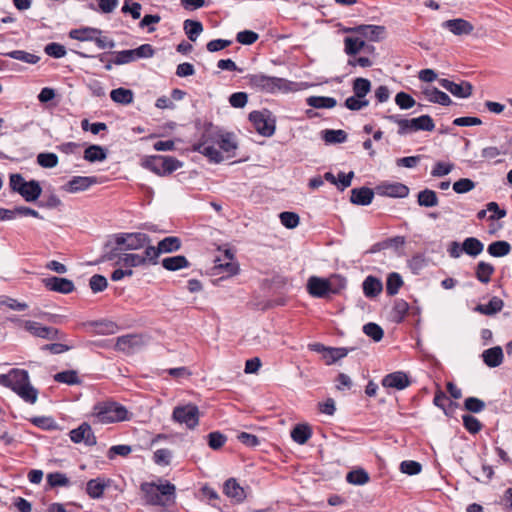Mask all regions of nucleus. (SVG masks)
<instances>
[{
	"label": "nucleus",
	"instance_id": "f257e3e1",
	"mask_svg": "<svg viewBox=\"0 0 512 512\" xmlns=\"http://www.w3.org/2000/svg\"><path fill=\"white\" fill-rule=\"evenodd\" d=\"M151 245L150 237L141 232L135 233H117L109 237L104 244V253L96 263L113 261L116 256L124 251H134L139 249H146Z\"/></svg>",
	"mask_w": 512,
	"mask_h": 512
},
{
	"label": "nucleus",
	"instance_id": "f03ea898",
	"mask_svg": "<svg viewBox=\"0 0 512 512\" xmlns=\"http://www.w3.org/2000/svg\"><path fill=\"white\" fill-rule=\"evenodd\" d=\"M0 385L10 388L29 404L36 403L38 399V390L31 385L26 370L14 368L7 374H0Z\"/></svg>",
	"mask_w": 512,
	"mask_h": 512
},
{
	"label": "nucleus",
	"instance_id": "7ed1b4c3",
	"mask_svg": "<svg viewBox=\"0 0 512 512\" xmlns=\"http://www.w3.org/2000/svg\"><path fill=\"white\" fill-rule=\"evenodd\" d=\"M221 130L211 123L205 125L204 131L197 143L193 145V151L199 152L209 158L210 161L219 163L223 160L221 152L215 148L218 143Z\"/></svg>",
	"mask_w": 512,
	"mask_h": 512
},
{
	"label": "nucleus",
	"instance_id": "20e7f679",
	"mask_svg": "<svg viewBox=\"0 0 512 512\" xmlns=\"http://www.w3.org/2000/svg\"><path fill=\"white\" fill-rule=\"evenodd\" d=\"M130 415L126 407L114 401L100 402L93 408V416L101 424L129 420Z\"/></svg>",
	"mask_w": 512,
	"mask_h": 512
},
{
	"label": "nucleus",
	"instance_id": "39448f33",
	"mask_svg": "<svg viewBox=\"0 0 512 512\" xmlns=\"http://www.w3.org/2000/svg\"><path fill=\"white\" fill-rule=\"evenodd\" d=\"M385 118L398 125L397 133L401 136L417 131H433L435 128L433 119L429 115L412 119H404L400 115H387Z\"/></svg>",
	"mask_w": 512,
	"mask_h": 512
},
{
	"label": "nucleus",
	"instance_id": "423d86ee",
	"mask_svg": "<svg viewBox=\"0 0 512 512\" xmlns=\"http://www.w3.org/2000/svg\"><path fill=\"white\" fill-rule=\"evenodd\" d=\"M141 490L145 495L146 502L151 505L166 506L173 501L175 495V486L171 483L161 485L143 483Z\"/></svg>",
	"mask_w": 512,
	"mask_h": 512
},
{
	"label": "nucleus",
	"instance_id": "0eeeda50",
	"mask_svg": "<svg viewBox=\"0 0 512 512\" xmlns=\"http://www.w3.org/2000/svg\"><path fill=\"white\" fill-rule=\"evenodd\" d=\"M248 84L256 91L275 93L289 90L290 82L283 78L271 77L262 73L247 76Z\"/></svg>",
	"mask_w": 512,
	"mask_h": 512
},
{
	"label": "nucleus",
	"instance_id": "6e6552de",
	"mask_svg": "<svg viewBox=\"0 0 512 512\" xmlns=\"http://www.w3.org/2000/svg\"><path fill=\"white\" fill-rule=\"evenodd\" d=\"M143 165L155 174L163 176L171 174L181 167L182 164L174 157L155 155L145 159Z\"/></svg>",
	"mask_w": 512,
	"mask_h": 512
},
{
	"label": "nucleus",
	"instance_id": "1a4fd4ad",
	"mask_svg": "<svg viewBox=\"0 0 512 512\" xmlns=\"http://www.w3.org/2000/svg\"><path fill=\"white\" fill-rule=\"evenodd\" d=\"M155 256V252L152 249L144 250L143 254L127 253L126 251L121 252L114 260V265L123 266L125 268H133L139 266H145L152 264V257Z\"/></svg>",
	"mask_w": 512,
	"mask_h": 512
},
{
	"label": "nucleus",
	"instance_id": "9d476101",
	"mask_svg": "<svg viewBox=\"0 0 512 512\" xmlns=\"http://www.w3.org/2000/svg\"><path fill=\"white\" fill-rule=\"evenodd\" d=\"M172 419L186 425L189 429H194L199 423V409L194 404L176 406L172 413Z\"/></svg>",
	"mask_w": 512,
	"mask_h": 512
},
{
	"label": "nucleus",
	"instance_id": "9b49d317",
	"mask_svg": "<svg viewBox=\"0 0 512 512\" xmlns=\"http://www.w3.org/2000/svg\"><path fill=\"white\" fill-rule=\"evenodd\" d=\"M492 140L495 142V145L482 149L481 155L484 159L491 160L499 156L512 154V138L509 135L504 134L498 141L495 137Z\"/></svg>",
	"mask_w": 512,
	"mask_h": 512
},
{
	"label": "nucleus",
	"instance_id": "f8f14e48",
	"mask_svg": "<svg viewBox=\"0 0 512 512\" xmlns=\"http://www.w3.org/2000/svg\"><path fill=\"white\" fill-rule=\"evenodd\" d=\"M256 131L265 137H270L275 132V121L270 118L268 111H253L249 114Z\"/></svg>",
	"mask_w": 512,
	"mask_h": 512
},
{
	"label": "nucleus",
	"instance_id": "ddd939ff",
	"mask_svg": "<svg viewBox=\"0 0 512 512\" xmlns=\"http://www.w3.org/2000/svg\"><path fill=\"white\" fill-rule=\"evenodd\" d=\"M24 329L35 337L47 340H58L64 338V334H62L57 328L43 326L36 321H26L24 323Z\"/></svg>",
	"mask_w": 512,
	"mask_h": 512
},
{
	"label": "nucleus",
	"instance_id": "4468645a",
	"mask_svg": "<svg viewBox=\"0 0 512 512\" xmlns=\"http://www.w3.org/2000/svg\"><path fill=\"white\" fill-rule=\"evenodd\" d=\"M147 343L146 337L137 334H128L117 338L116 349L125 353H133Z\"/></svg>",
	"mask_w": 512,
	"mask_h": 512
},
{
	"label": "nucleus",
	"instance_id": "2eb2a0df",
	"mask_svg": "<svg viewBox=\"0 0 512 512\" xmlns=\"http://www.w3.org/2000/svg\"><path fill=\"white\" fill-rule=\"evenodd\" d=\"M331 282L329 278H321L317 276H311L307 282V290L309 294L316 298H326L331 292Z\"/></svg>",
	"mask_w": 512,
	"mask_h": 512
},
{
	"label": "nucleus",
	"instance_id": "dca6fc26",
	"mask_svg": "<svg viewBox=\"0 0 512 512\" xmlns=\"http://www.w3.org/2000/svg\"><path fill=\"white\" fill-rule=\"evenodd\" d=\"M181 247V241L178 237L169 236L161 241L155 247L153 245L147 246L148 249H152L155 252V256L152 257V264H157V259L161 253H171L178 251Z\"/></svg>",
	"mask_w": 512,
	"mask_h": 512
},
{
	"label": "nucleus",
	"instance_id": "f3484780",
	"mask_svg": "<svg viewBox=\"0 0 512 512\" xmlns=\"http://www.w3.org/2000/svg\"><path fill=\"white\" fill-rule=\"evenodd\" d=\"M348 31L357 33L361 37L374 42L384 39L386 33L385 27L381 25H358Z\"/></svg>",
	"mask_w": 512,
	"mask_h": 512
},
{
	"label": "nucleus",
	"instance_id": "a211bd4d",
	"mask_svg": "<svg viewBox=\"0 0 512 512\" xmlns=\"http://www.w3.org/2000/svg\"><path fill=\"white\" fill-rule=\"evenodd\" d=\"M439 84L441 87L449 91L452 95L458 98H468L472 94V85L467 81L455 83L448 79H440Z\"/></svg>",
	"mask_w": 512,
	"mask_h": 512
},
{
	"label": "nucleus",
	"instance_id": "6ab92c4d",
	"mask_svg": "<svg viewBox=\"0 0 512 512\" xmlns=\"http://www.w3.org/2000/svg\"><path fill=\"white\" fill-rule=\"evenodd\" d=\"M70 438L74 443L84 442L87 446L96 444V437L88 423H82L76 429L71 430Z\"/></svg>",
	"mask_w": 512,
	"mask_h": 512
},
{
	"label": "nucleus",
	"instance_id": "aec40b11",
	"mask_svg": "<svg viewBox=\"0 0 512 512\" xmlns=\"http://www.w3.org/2000/svg\"><path fill=\"white\" fill-rule=\"evenodd\" d=\"M42 282L44 286L50 291H55L62 294H69L75 289L74 283L66 278L53 276L44 278Z\"/></svg>",
	"mask_w": 512,
	"mask_h": 512
},
{
	"label": "nucleus",
	"instance_id": "412c9836",
	"mask_svg": "<svg viewBox=\"0 0 512 512\" xmlns=\"http://www.w3.org/2000/svg\"><path fill=\"white\" fill-rule=\"evenodd\" d=\"M442 27L456 36L469 35L474 30V26L462 18L446 20L442 23Z\"/></svg>",
	"mask_w": 512,
	"mask_h": 512
},
{
	"label": "nucleus",
	"instance_id": "4be33fe9",
	"mask_svg": "<svg viewBox=\"0 0 512 512\" xmlns=\"http://www.w3.org/2000/svg\"><path fill=\"white\" fill-rule=\"evenodd\" d=\"M95 183H97L95 177L75 176L71 180H69L65 185H63L62 189L69 193H77L80 191L87 190Z\"/></svg>",
	"mask_w": 512,
	"mask_h": 512
},
{
	"label": "nucleus",
	"instance_id": "5701e85b",
	"mask_svg": "<svg viewBox=\"0 0 512 512\" xmlns=\"http://www.w3.org/2000/svg\"><path fill=\"white\" fill-rule=\"evenodd\" d=\"M377 192L383 196L405 198L409 194V188L399 182L384 183L377 187Z\"/></svg>",
	"mask_w": 512,
	"mask_h": 512
},
{
	"label": "nucleus",
	"instance_id": "b1692460",
	"mask_svg": "<svg viewBox=\"0 0 512 512\" xmlns=\"http://www.w3.org/2000/svg\"><path fill=\"white\" fill-rule=\"evenodd\" d=\"M382 385L387 388L403 390L410 385V380L404 372L397 371L386 375L382 380Z\"/></svg>",
	"mask_w": 512,
	"mask_h": 512
},
{
	"label": "nucleus",
	"instance_id": "393cba45",
	"mask_svg": "<svg viewBox=\"0 0 512 512\" xmlns=\"http://www.w3.org/2000/svg\"><path fill=\"white\" fill-rule=\"evenodd\" d=\"M425 98L432 102L443 106H449L452 103L451 98L445 93L433 86H427L422 90Z\"/></svg>",
	"mask_w": 512,
	"mask_h": 512
},
{
	"label": "nucleus",
	"instance_id": "a878e982",
	"mask_svg": "<svg viewBox=\"0 0 512 512\" xmlns=\"http://www.w3.org/2000/svg\"><path fill=\"white\" fill-rule=\"evenodd\" d=\"M482 358L488 367H498L502 364L504 359L503 350L500 346H494L486 349L482 353Z\"/></svg>",
	"mask_w": 512,
	"mask_h": 512
},
{
	"label": "nucleus",
	"instance_id": "bb28decb",
	"mask_svg": "<svg viewBox=\"0 0 512 512\" xmlns=\"http://www.w3.org/2000/svg\"><path fill=\"white\" fill-rule=\"evenodd\" d=\"M224 493L238 503L246 498L244 488L234 478H230L224 483Z\"/></svg>",
	"mask_w": 512,
	"mask_h": 512
},
{
	"label": "nucleus",
	"instance_id": "cd10ccee",
	"mask_svg": "<svg viewBox=\"0 0 512 512\" xmlns=\"http://www.w3.org/2000/svg\"><path fill=\"white\" fill-rule=\"evenodd\" d=\"M374 197L372 189L367 187L354 188L351 190L350 201L356 205L366 206L369 205Z\"/></svg>",
	"mask_w": 512,
	"mask_h": 512
},
{
	"label": "nucleus",
	"instance_id": "c85d7f7f",
	"mask_svg": "<svg viewBox=\"0 0 512 512\" xmlns=\"http://www.w3.org/2000/svg\"><path fill=\"white\" fill-rule=\"evenodd\" d=\"M103 34L102 30L93 27H83L73 29L69 32V37L78 41H95L96 36Z\"/></svg>",
	"mask_w": 512,
	"mask_h": 512
},
{
	"label": "nucleus",
	"instance_id": "c756f323",
	"mask_svg": "<svg viewBox=\"0 0 512 512\" xmlns=\"http://www.w3.org/2000/svg\"><path fill=\"white\" fill-rule=\"evenodd\" d=\"M110 480L103 478L91 479L87 482L86 492L93 498L98 499L103 495L105 488L109 486Z\"/></svg>",
	"mask_w": 512,
	"mask_h": 512
},
{
	"label": "nucleus",
	"instance_id": "7c9ffc66",
	"mask_svg": "<svg viewBox=\"0 0 512 512\" xmlns=\"http://www.w3.org/2000/svg\"><path fill=\"white\" fill-rule=\"evenodd\" d=\"M504 302L499 297H492L488 304H478L474 310L484 315L492 316L502 310Z\"/></svg>",
	"mask_w": 512,
	"mask_h": 512
},
{
	"label": "nucleus",
	"instance_id": "2f4dec72",
	"mask_svg": "<svg viewBox=\"0 0 512 512\" xmlns=\"http://www.w3.org/2000/svg\"><path fill=\"white\" fill-rule=\"evenodd\" d=\"M362 287L364 295L368 298L376 297L383 289L382 282L374 276L366 277L363 281Z\"/></svg>",
	"mask_w": 512,
	"mask_h": 512
},
{
	"label": "nucleus",
	"instance_id": "473e14b6",
	"mask_svg": "<svg viewBox=\"0 0 512 512\" xmlns=\"http://www.w3.org/2000/svg\"><path fill=\"white\" fill-rule=\"evenodd\" d=\"M312 436V431L309 425L307 424H298L291 431V438L296 443L303 445L305 444Z\"/></svg>",
	"mask_w": 512,
	"mask_h": 512
},
{
	"label": "nucleus",
	"instance_id": "72a5a7b5",
	"mask_svg": "<svg viewBox=\"0 0 512 512\" xmlns=\"http://www.w3.org/2000/svg\"><path fill=\"white\" fill-rule=\"evenodd\" d=\"M162 266L169 271H177L189 267V262L185 256L177 255L167 257L162 260Z\"/></svg>",
	"mask_w": 512,
	"mask_h": 512
},
{
	"label": "nucleus",
	"instance_id": "f704fd0d",
	"mask_svg": "<svg viewBox=\"0 0 512 512\" xmlns=\"http://www.w3.org/2000/svg\"><path fill=\"white\" fill-rule=\"evenodd\" d=\"M83 158L89 162L104 161L107 158V152L102 146L90 145L85 149Z\"/></svg>",
	"mask_w": 512,
	"mask_h": 512
},
{
	"label": "nucleus",
	"instance_id": "c9c22d12",
	"mask_svg": "<svg viewBox=\"0 0 512 512\" xmlns=\"http://www.w3.org/2000/svg\"><path fill=\"white\" fill-rule=\"evenodd\" d=\"M464 253L471 257H477L484 250V244L475 237H468L463 241Z\"/></svg>",
	"mask_w": 512,
	"mask_h": 512
},
{
	"label": "nucleus",
	"instance_id": "e433bc0d",
	"mask_svg": "<svg viewBox=\"0 0 512 512\" xmlns=\"http://www.w3.org/2000/svg\"><path fill=\"white\" fill-rule=\"evenodd\" d=\"M366 47L364 40L358 37H346L344 39V51L349 56H355Z\"/></svg>",
	"mask_w": 512,
	"mask_h": 512
},
{
	"label": "nucleus",
	"instance_id": "4c0bfd02",
	"mask_svg": "<svg viewBox=\"0 0 512 512\" xmlns=\"http://www.w3.org/2000/svg\"><path fill=\"white\" fill-rule=\"evenodd\" d=\"M42 188L36 180L28 181V185L20 192V195L27 201L33 202L39 198Z\"/></svg>",
	"mask_w": 512,
	"mask_h": 512
},
{
	"label": "nucleus",
	"instance_id": "58836bf2",
	"mask_svg": "<svg viewBox=\"0 0 512 512\" xmlns=\"http://www.w3.org/2000/svg\"><path fill=\"white\" fill-rule=\"evenodd\" d=\"M183 29L188 39L195 42L203 31V25L200 21L187 19L184 21Z\"/></svg>",
	"mask_w": 512,
	"mask_h": 512
},
{
	"label": "nucleus",
	"instance_id": "ea45409f",
	"mask_svg": "<svg viewBox=\"0 0 512 512\" xmlns=\"http://www.w3.org/2000/svg\"><path fill=\"white\" fill-rule=\"evenodd\" d=\"M417 202L423 207H435L438 205V197L435 191L424 189L418 193Z\"/></svg>",
	"mask_w": 512,
	"mask_h": 512
},
{
	"label": "nucleus",
	"instance_id": "a19ab883",
	"mask_svg": "<svg viewBox=\"0 0 512 512\" xmlns=\"http://www.w3.org/2000/svg\"><path fill=\"white\" fill-rule=\"evenodd\" d=\"M307 104L316 109L333 108L336 106L337 101L333 97L311 96L307 98Z\"/></svg>",
	"mask_w": 512,
	"mask_h": 512
},
{
	"label": "nucleus",
	"instance_id": "79ce46f5",
	"mask_svg": "<svg viewBox=\"0 0 512 512\" xmlns=\"http://www.w3.org/2000/svg\"><path fill=\"white\" fill-rule=\"evenodd\" d=\"M487 251L493 257H503L510 253L511 245L507 241L499 240L492 242Z\"/></svg>",
	"mask_w": 512,
	"mask_h": 512
},
{
	"label": "nucleus",
	"instance_id": "37998d69",
	"mask_svg": "<svg viewBox=\"0 0 512 512\" xmlns=\"http://www.w3.org/2000/svg\"><path fill=\"white\" fill-rule=\"evenodd\" d=\"M322 138L329 144L343 143L347 139V133L341 129H326L322 131Z\"/></svg>",
	"mask_w": 512,
	"mask_h": 512
},
{
	"label": "nucleus",
	"instance_id": "c03bdc74",
	"mask_svg": "<svg viewBox=\"0 0 512 512\" xmlns=\"http://www.w3.org/2000/svg\"><path fill=\"white\" fill-rule=\"evenodd\" d=\"M110 97L116 103L127 105L133 101V92L130 89L117 88L111 91Z\"/></svg>",
	"mask_w": 512,
	"mask_h": 512
},
{
	"label": "nucleus",
	"instance_id": "a18cd8bd",
	"mask_svg": "<svg viewBox=\"0 0 512 512\" xmlns=\"http://www.w3.org/2000/svg\"><path fill=\"white\" fill-rule=\"evenodd\" d=\"M346 480L353 485H364L369 482V474L364 469H356L347 473Z\"/></svg>",
	"mask_w": 512,
	"mask_h": 512
},
{
	"label": "nucleus",
	"instance_id": "49530a36",
	"mask_svg": "<svg viewBox=\"0 0 512 512\" xmlns=\"http://www.w3.org/2000/svg\"><path fill=\"white\" fill-rule=\"evenodd\" d=\"M494 267L487 262L480 261L476 267V278L482 283H488L494 273Z\"/></svg>",
	"mask_w": 512,
	"mask_h": 512
},
{
	"label": "nucleus",
	"instance_id": "de8ad7c7",
	"mask_svg": "<svg viewBox=\"0 0 512 512\" xmlns=\"http://www.w3.org/2000/svg\"><path fill=\"white\" fill-rule=\"evenodd\" d=\"M354 95H356L358 98L365 99V96L370 92L371 90V82L366 78H356L353 81L352 86Z\"/></svg>",
	"mask_w": 512,
	"mask_h": 512
},
{
	"label": "nucleus",
	"instance_id": "09e8293b",
	"mask_svg": "<svg viewBox=\"0 0 512 512\" xmlns=\"http://www.w3.org/2000/svg\"><path fill=\"white\" fill-rule=\"evenodd\" d=\"M382 242H383L384 250L391 249L397 255H401L402 249L406 243V239L404 236H395V237L384 239Z\"/></svg>",
	"mask_w": 512,
	"mask_h": 512
},
{
	"label": "nucleus",
	"instance_id": "8fccbe9b",
	"mask_svg": "<svg viewBox=\"0 0 512 512\" xmlns=\"http://www.w3.org/2000/svg\"><path fill=\"white\" fill-rule=\"evenodd\" d=\"M403 285V280L398 273H391L386 282V292L388 295L393 296L398 293L400 287Z\"/></svg>",
	"mask_w": 512,
	"mask_h": 512
},
{
	"label": "nucleus",
	"instance_id": "3c124183",
	"mask_svg": "<svg viewBox=\"0 0 512 512\" xmlns=\"http://www.w3.org/2000/svg\"><path fill=\"white\" fill-rule=\"evenodd\" d=\"M220 149L226 153H231L237 148V144L231 133L221 132L218 143Z\"/></svg>",
	"mask_w": 512,
	"mask_h": 512
},
{
	"label": "nucleus",
	"instance_id": "603ef678",
	"mask_svg": "<svg viewBox=\"0 0 512 512\" xmlns=\"http://www.w3.org/2000/svg\"><path fill=\"white\" fill-rule=\"evenodd\" d=\"M348 354V350L346 348H331L328 347L326 354L323 355V358L326 361L327 365H331L337 360H340L346 357Z\"/></svg>",
	"mask_w": 512,
	"mask_h": 512
},
{
	"label": "nucleus",
	"instance_id": "864d4df0",
	"mask_svg": "<svg viewBox=\"0 0 512 512\" xmlns=\"http://www.w3.org/2000/svg\"><path fill=\"white\" fill-rule=\"evenodd\" d=\"M6 56L29 64H36L39 57L22 50H15L5 54Z\"/></svg>",
	"mask_w": 512,
	"mask_h": 512
},
{
	"label": "nucleus",
	"instance_id": "5fc2aeb1",
	"mask_svg": "<svg viewBox=\"0 0 512 512\" xmlns=\"http://www.w3.org/2000/svg\"><path fill=\"white\" fill-rule=\"evenodd\" d=\"M363 332L373 339L375 342H379L384 335L383 329L376 323L370 322L363 326Z\"/></svg>",
	"mask_w": 512,
	"mask_h": 512
},
{
	"label": "nucleus",
	"instance_id": "6e6d98bb",
	"mask_svg": "<svg viewBox=\"0 0 512 512\" xmlns=\"http://www.w3.org/2000/svg\"><path fill=\"white\" fill-rule=\"evenodd\" d=\"M279 218L281 224L288 229L296 228L300 222L299 215L294 212H282L280 213Z\"/></svg>",
	"mask_w": 512,
	"mask_h": 512
},
{
	"label": "nucleus",
	"instance_id": "4d7b16f0",
	"mask_svg": "<svg viewBox=\"0 0 512 512\" xmlns=\"http://www.w3.org/2000/svg\"><path fill=\"white\" fill-rule=\"evenodd\" d=\"M91 325H94L97 333L102 335L114 334L118 330V326L112 321H95Z\"/></svg>",
	"mask_w": 512,
	"mask_h": 512
},
{
	"label": "nucleus",
	"instance_id": "13d9d810",
	"mask_svg": "<svg viewBox=\"0 0 512 512\" xmlns=\"http://www.w3.org/2000/svg\"><path fill=\"white\" fill-rule=\"evenodd\" d=\"M37 163L44 168H54L58 164V157L54 153H40L37 156Z\"/></svg>",
	"mask_w": 512,
	"mask_h": 512
},
{
	"label": "nucleus",
	"instance_id": "bf43d9fd",
	"mask_svg": "<svg viewBox=\"0 0 512 512\" xmlns=\"http://www.w3.org/2000/svg\"><path fill=\"white\" fill-rule=\"evenodd\" d=\"M55 381L69 385L79 383L77 373L73 370L59 372L54 376Z\"/></svg>",
	"mask_w": 512,
	"mask_h": 512
},
{
	"label": "nucleus",
	"instance_id": "052dcab7",
	"mask_svg": "<svg viewBox=\"0 0 512 512\" xmlns=\"http://www.w3.org/2000/svg\"><path fill=\"white\" fill-rule=\"evenodd\" d=\"M89 286L94 293H98L104 291L107 288L108 282L104 276L95 274L90 278Z\"/></svg>",
	"mask_w": 512,
	"mask_h": 512
},
{
	"label": "nucleus",
	"instance_id": "680f3d73",
	"mask_svg": "<svg viewBox=\"0 0 512 512\" xmlns=\"http://www.w3.org/2000/svg\"><path fill=\"white\" fill-rule=\"evenodd\" d=\"M476 184L469 178H461L454 182L453 190L458 194L467 193L475 188Z\"/></svg>",
	"mask_w": 512,
	"mask_h": 512
},
{
	"label": "nucleus",
	"instance_id": "e2e57ef3",
	"mask_svg": "<svg viewBox=\"0 0 512 512\" xmlns=\"http://www.w3.org/2000/svg\"><path fill=\"white\" fill-rule=\"evenodd\" d=\"M369 105L367 99L358 98L356 95L350 96L345 100V106L352 111H359Z\"/></svg>",
	"mask_w": 512,
	"mask_h": 512
},
{
	"label": "nucleus",
	"instance_id": "0e129e2a",
	"mask_svg": "<svg viewBox=\"0 0 512 512\" xmlns=\"http://www.w3.org/2000/svg\"><path fill=\"white\" fill-rule=\"evenodd\" d=\"M208 444L213 450L220 449L226 442V436L222 433L215 431L208 434Z\"/></svg>",
	"mask_w": 512,
	"mask_h": 512
},
{
	"label": "nucleus",
	"instance_id": "69168bd1",
	"mask_svg": "<svg viewBox=\"0 0 512 512\" xmlns=\"http://www.w3.org/2000/svg\"><path fill=\"white\" fill-rule=\"evenodd\" d=\"M421 469V464L412 460H406L400 464V471L408 475H416L421 472Z\"/></svg>",
	"mask_w": 512,
	"mask_h": 512
},
{
	"label": "nucleus",
	"instance_id": "338daca9",
	"mask_svg": "<svg viewBox=\"0 0 512 512\" xmlns=\"http://www.w3.org/2000/svg\"><path fill=\"white\" fill-rule=\"evenodd\" d=\"M395 103L401 108V109H410L415 105V100L410 96L409 94L405 92H399L395 96Z\"/></svg>",
	"mask_w": 512,
	"mask_h": 512
},
{
	"label": "nucleus",
	"instance_id": "774afa93",
	"mask_svg": "<svg viewBox=\"0 0 512 512\" xmlns=\"http://www.w3.org/2000/svg\"><path fill=\"white\" fill-rule=\"evenodd\" d=\"M464 427L470 432V433H477L481 430V423L480 421L469 414H465L462 416Z\"/></svg>",
	"mask_w": 512,
	"mask_h": 512
}]
</instances>
